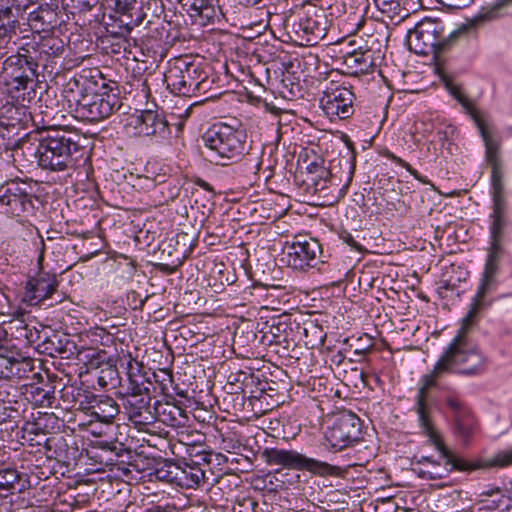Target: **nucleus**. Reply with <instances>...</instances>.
<instances>
[{
    "label": "nucleus",
    "instance_id": "nucleus-28",
    "mask_svg": "<svg viewBox=\"0 0 512 512\" xmlns=\"http://www.w3.org/2000/svg\"><path fill=\"white\" fill-rule=\"evenodd\" d=\"M163 415L169 416V422L166 419H164L163 422L168 423L173 427H179L184 425V420L186 419L184 412L178 407H169L168 412L166 411V409H164Z\"/></svg>",
    "mask_w": 512,
    "mask_h": 512
},
{
    "label": "nucleus",
    "instance_id": "nucleus-8",
    "mask_svg": "<svg viewBox=\"0 0 512 512\" xmlns=\"http://www.w3.org/2000/svg\"><path fill=\"white\" fill-rule=\"evenodd\" d=\"M167 87L179 95H189L199 89L202 72L187 59H177L164 75Z\"/></svg>",
    "mask_w": 512,
    "mask_h": 512
},
{
    "label": "nucleus",
    "instance_id": "nucleus-5",
    "mask_svg": "<svg viewBox=\"0 0 512 512\" xmlns=\"http://www.w3.org/2000/svg\"><path fill=\"white\" fill-rule=\"evenodd\" d=\"M74 79L69 83V92L72 93L75 102V111L82 119L90 122L100 121L109 117L114 110L116 99L115 96L103 94H88V88L85 87V79Z\"/></svg>",
    "mask_w": 512,
    "mask_h": 512
},
{
    "label": "nucleus",
    "instance_id": "nucleus-43",
    "mask_svg": "<svg viewBox=\"0 0 512 512\" xmlns=\"http://www.w3.org/2000/svg\"><path fill=\"white\" fill-rule=\"evenodd\" d=\"M213 0H210V5H212Z\"/></svg>",
    "mask_w": 512,
    "mask_h": 512
},
{
    "label": "nucleus",
    "instance_id": "nucleus-7",
    "mask_svg": "<svg viewBox=\"0 0 512 512\" xmlns=\"http://www.w3.org/2000/svg\"><path fill=\"white\" fill-rule=\"evenodd\" d=\"M454 95L466 109L467 113L471 116L477 128L479 129L486 148V160L492 169L491 182H504L502 163L498 154L499 142L494 137L492 128L486 118V115L478 111L472 105V103L461 93L454 92Z\"/></svg>",
    "mask_w": 512,
    "mask_h": 512
},
{
    "label": "nucleus",
    "instance_id": "nucleus-22",
    "mask_svg": "<svg viewBox=\"0 0 512 512\" xmlns=\"http://www.w3.org/2000/svg\"><path fill=\"white\" fill-rule=\"evenodd\" d=\"M299 29L307 36V42L316 43L325 36L324 23L315 17H305L298 23Z\"/></svg>",
    "mask_w": 512,
    "mask_h": 512
},
{
    "label": "nucleus",
    "instance_id": "nucleus-30",
    "mask_svg": "<svg viewBox=\"0 0 512 512\" xmlns=\"http://www.w3.org/2000/svg\"><path fill=\"white\" fill-rule=\"evenodd\" d=\"M149 402L150 398H144L139 396L138 400L132 399V396L128 399V403L134 407L133 409V415L134 416H141V410L145 409L147 410L149 408Z\"/></svg>",
    "mask_w": 512,
    "mask_h": 512
},
{
    "label": "nucleus",
    "instance_id": "nucleus-11",
    "mask_svg": "<svg viewBox=\"0 0 512 512\" xmlns=\"http://www.w3.org/2000/svg\"><path fill=\"white\" fill-rule=\"evenodd\" d=\"M353 92L341 86L326 87L320 99L321 107L330 118L347 119L354 113Z\"/></svg>",
    "mask_w": 512,
    "mask_h": 512
},
{
    "label": "nucleus",
    "instance_id": "nucleus-4",
    "mask_svg": "<svg viewBox=\"0 0 512 512\" xmlns=\"http://www.w3.org/2000/svg\"><path fill=\"white\" fill-rule=\"evenodd\" d=\"M454 38L445 35L444 25L435 19H423L407 34V44L411 51L420 55L438 54L444 51Z\"/></svg>",
    "mask_w": 512,
    "mask_h": 512
},
{
    "label": "nucleus",
    "instance_id": "nucleus-39",
    "mask_svg": "<svg viewBox=\"0 0 512 512\" xmlns=\"http://www.w3.org/2000/svg\"><path fill=\"white\" fill-rule=\"evenodd\" d=\"M415 465H420L422 462H428V463H431L433 465H436V462L433 461L430 457H426V456H422L420 457L419 459L417 457H415Z\"/></svg>",
    "mask_w": 512,
    "mask_h": 512
},
{
    "label": "nucleus",
    "instance_id": "nucleus-29",
    "mask_svg": "<svg viewBox=\"0 0 512 512\" xmlns=\"http://www.w3.org/2000/svg\"><path fill=\"white\" fill-rule=\"evenodd\" d=\"M493 205H506L504 182H492Z\"/></svg>",
    "mask_w": 512,
    "mask_h": 512
},
{
    "label": "nucleus",
    "instance_id": "nucleus-9",
    "mask_svg": "<svg viewBox=\"0 0 512 512\" xmlns=\"http://www.w3.org/2000/svg\"><path fill=\"white\" fill-rule=\"evenodd\" d=\"M361 435V421L351 412L337 415L331 427L325 433L330 448L340 451L357 442Z\"/></svg>",
    "mask_w": 512,
    "mask_h": 512
},
{
    "label": "nucleus",
    "instance_id": "nucleus-40",
    "mask_svg": "<svg viewBox=\"0 0 512 512\" xmlns=\"http://www.w3.org/2000/svg\"><path fill=\"white\" fill-rule=\"evenodd\" d=\"M345 241H346L349 245H351V246L355 247L356 249H359L358 245H357V244H356V242L353 240V238H352V236H351V235H348V236L345 238Z\"/></svg>",
    "mask_w": 512,
    "mask_h": 512
},
{
    "label": "nucleus",
    "instance_id": "nucleus-37",
    "mask_svg": "<svg viewBox=\"0 0 512 512\" xmlns=\"http://www.w3.org/2000/svg\"><path fill=\"white\" fill-rule=\"evenodd\" d=\"M387 157H389L392 161L397 163L398 165L404 167L409 173H411L414 177L418 178V173L416 170H414L409 163L404 161L403 159L397 157L396 155L392 153H388Z\"/></svg>",
    "mask_w": 512,
    "mask_h": 512
},
{
    "label": "nucleus",
    "instance_id": "nucleus-17",
    "mask_svg": "<svg viewBox=\"0 0 512 512\" xmlns=\"http://www.w3.org/2000/svg\"><path fill=\"white\" fill-rule=\"evenodd\" d=\"M37 67L38 64L30 55L29 50L23 47L16 54L9 56L3 63L4 71H11V75L30 72V75L37 76Z\"/></svg>",
    "mask_w": 512,
    "mask_h": 512
},
{
    "label": "nucleus",
    "instance_id": "nucleus-13",
    "mask_svg": "<svg viewBox=\"0 0 512 512\" xmlns=\"http://www.w3.org/2000/svg\"><path fill=\"white\" fill-rule=\"evenodd\" d=\"M287 264L296 270H304L313 266L317 255L321 251L320 244L315 239L293 241L286 247Z\"/></svg>",
    "mask_w": 512,
    "mask_h": 512
},
{
    "label": "nucleus",
    "instance_id": "nucleus-6",
    "mask_svg": "<svg viewBox=\"0 0 512 512\" xmlns=\"http://www.w3.org/2000/svg\"><path fill=\"white\" fill-rule=\"evenodd\" d=\"M261 458L270 466L277 465L292 470L308 471L319 476L334 475L339 470L336 466L307 457L296 450L265 448Z\"/></svg>",
    "mask_w": 512,
    "mask_h": 512
},
{
    "label": "nucleus",
    "instance_id": "nucleus-31",
    "mask_svg": "<svg viewBox=\"0 0 512 512\" xmlns=\"http://www.w3.org/2000/svg\"><path fill=\"white\" fill-rule=\"evenodd\" d=\"M13 76V84L16 90H24L27 88L28 83L32 80V75L29 73L21 72Z\"/></svg>",
    "mask_w": 512,
    "mask_h": 512
},
{
    "label": "nucleus",
    "instance_id": "nucleus-32",
    "mask_svg": "<svg viewBox=\"0 0 512 512\" xmlns=\"http://www.w3.org/2000/svg\"><path fill=\"white\" fill-rule=\"evenodd\" d=\"M314 187L316 191H322L327 188H332L329 183V177H320L319 169L317 170V175L315 178H312Z\"/></svg>",
    "mask_w": 512,
    "mask_h": 512
},
{
    "label": "nucleus",
    "instance_id": "nucleus-18",
    "mask_svg": "<svg viewBox=\"0 0 512 512\" xmlns=\"http://www.w3.org/2000/svg\"><path fill=\"white\" fill-rule=\"evenodd\" d=\"M479 511L512 512V496L504 494L500 489L483 491Z\"/></svg>",
    "mask_w": 512,
    "mask_h": 512
},
{
    "label": "nucleus",
    "instance_id": "nucleus-33",
    "mask_svg": "<svg viewBox=\"0 0 512 512\" xmlns=\"http://www.w3.org/2000/svg\"><path fill=\"white\" fill-rule=\"evenodd\" d=\"M418 465H415L413 470L422 478L427 479H441L443 475L439 472L432 471V470H425L420 467H417Z\"/></svg>",
    "mask_w": 512,
    "mask_h": 512
},
{
    "label": "nucleus",
    "instance_id": "nucleus-35",
    "mask_svg": "<svg viewBox=\"0 0 512 512\" xmlns=\"http://www.w3.org/2000/svg\"><path fill=\"white\" fill-rule=\"evenodd\" d=\"M447 405L451 408L456 414H467L468 411L463 409V403L457 398H448Z\"/></svg>",
    "mask_w": 512,
    "mask_h": 512
},
{
    "label": "nucleus",
    "instance_id": "nucleus-20",
    "mask_svg": "<svg viewBox=\"0 0 512 512\" xmlns=\"http://www.w3.org/2000/svg\"><path fill=\"white\" fill-rule=\"evenodd\" d=\"M490 246L502 248L504 231L507 226L506 205H493Z\"/></svg>",
    "mask_w": 512,
    "mask_h": 512
},
{
    "label": "nucleus",
    "instance_id": "nucleus-36",
    "mask_svg": "<svg viewBox=\"0 0 512 512\" xmlns=\"http://www.w3.org/2000/svg\"><path fill=\"white\" fill-rule=\"evenodd\" d=\"M437 1L444 6L459 9V8L468 6L469 4L472 3L473 0H437Z\"/></svg>",
    "mask_w": 512,
    "mask_h": 512
},
{
    "label": "nucleus",
    "instance_id": "nucleus-38",
    "mask_svg": "<svg viewBox=\"0 0 512 512\" xmlns=\"http://www.w3.org/2000/svg\"><path fill=\"white\" fill-rule=\"evenodd\" d=\"M192 9L198 12L199 14H202L203 10L208 9V7L203 5L202 0H195V2L192 5Z\"/></svg>",
    "mask_w": 512,
    "mask_h": 512
},
{
    "label": "nucleus",
    "instance_id": "nucleus-14",
    "mask_svg": "<svg viewBox=\"0 0 512 512\" xmlns=\"http://www.w3.org/2000/svg\"><path fill=\"white\" fill-rule=\"evenodd\" d=\"M354 170L352 157H340L331 161L329 169L319 168V176L329 177L330 186L344 195L352 181Z\"/></svg>",
    "mask_w": 512,
    "mask_h": 512
},
{
    "label": "nucleus",
    "instance_id": "nucleus-3",
    "mask_svg": "<svg viewBox=\"0 0 512 512\" xmlns=\"http://www.w3.org/2000/svg\"><path fill=\"white\" fill-rule=\"evenodd\" d=\"M241 132L233 131L227 126L210 129L204 136L205 157L216 165H228L244 154L245 141Z\"/></svg>",
    "mask_w": 512,
    "mask_h": 512
},
{
    "label": "nucleus",
    "instance_id": "nucleus-2",
    "mask_svg": "<svg viewBox=\"0 0 512 512\" xmlns=\"http://www.w3.org/2000/svg\"><path fill=\"white\" fill-rule=\"evenodd\" d=\"M79 152L80 146L70 133L51 130L39 141L35 156L42 169L64 171L75 166Z\"/></svg>",
    "mask_w": 512,
    "mask_h": 512
},
{
    "label": "nucleus",
    "instance_id": "nucleus-25",
    "mask_svg": "<svg viewBox=\"0 0 512 512\" xmlns=\"http://www.w3.org/2000/svg\"><path fill=\"white\" fill-rule=\"evenodd\" d=\"M136 372L140 371V364L136 360L130 359L127 362V375L129 378V387L131 391L132 399L138 400V397L142 395L143 388L138 383Z\"/></svg>",
    "mask_w": 512,
    "mask_h": 512
},
{
    "label": "nucleus",
    "instance_id": "nucleus-23",
    "mask_svg": "<svg viewBox=\"0 0 512 512\" xmlns=\"http://www.w3.org/2000/svg\"><path fill=\"white\" fill-rule=\"evenodd\" d=\"M25 361H20L14 357H10L0 353V378L10 379L13 377H21L20 366Z\"/></svg>",
    "mask_w": 512,
    "mask_h": 512
},
{
    "label": "nucleus",
    "instance_id": "nucleus-1",
    "mask_svg": "<svg viewBox=\"0 0 512 512\" xmlns=\"http://www.w3.org/2000/svg\"><path fill=\"white\" fill-rule=\"evenodd\" d=\"M494 285V279L482 276L476 295L472 299L467 315L462 319L457 335L435 363L433 370L421 378L415 398V411L424 433L446 460V464L458 470H473L478 466L455 456L444 446L430 419L428 394L429 390L436 386L437 381L447 374L473 377L485 372L487 358L476 345L468 341L466 334L476 324L478 313L486 306L485 296L491 292Z\"/></svg>",
    "mask_w": 512,
    "mask_h": 512
},
{
    "label": "nucleus",
    "instance_id": "nucleus-16",
    "mask_svg": "<svg viewBox=\"0 0 512 512\" xmlns=\"http://www.w3.org/2000/svg\"><path fill=\"white\" fill-rule=\"evenodd\" d=\"M29 487L30 481L27 474L12 467L0 469V491L15 494L22 493Z\"/></svg>",
    "mask_w": 512,
    "mask_h": 512
},
{
    "label": "nucleus",
    "instance_id": "nucleus-24",
    "mask_svg": "<svg viewBox=\"0 0 512 512\" xmlns=\"http://www.w3.org/2000/svg\"><path fill=\"white\" fill-rule=\"evenodd\" d=\"M176 479L179 480V483L186 487H194L199 485V483L204 479V471L198 466H190L186 465L180 471V474H176Z\"/></svg>",
    "mask_w": 512,
    "mask_h": 512
},
{
    "label": "nucleus",
    "instance_id": "nucleus-27",
    "mask_svg": "<svg viewBox=\"0 0 512 512\" xmlns=\"http://www.w3.org/2000/svg\"><path fill=\"white\" fill-rule=\"evenodd\" d=\"M502 252V248H498L490 246L489 255L486 261L485 269L482 274L483 277L492 278L495 280V275L498 271L499 259Z\"/></svg>",
    "mask_w": 512,
    "mask_h": 512
},
{
    "label": "nucleus",
    "instance_id": "nucleus-42",
    "mask_svg": "<svg viewBox=\"0 0 512 512\" xmlns=\"http://www.w3.org/2000/svg\"><path fill=\"white\" fill-rule=\"evenodd\" d=\"M6 332L3 329H0V340L5 336Z\"/></svg>",
    "mask_w": 512,
    "mask_h": 512
},
{
    "label": "nucleus",
    "instance_id": "nucleus-19",
    "mask_svg": "<svg viewBox=\"0 0 512 512\" xmlns=\"http://www.w3.org/2000/svg\"><path fill=\"white\" fill-rule=\"evenodd\" d=\"M344 65L352 75L367 74L374 69L370 51H354L344 57Z\"/></svg>",
    "mask_w": 512,
    "mask_h": 512
},
{
    "label": "nucleus",
    "instance_id": "nucleus-10",
    "mask_svg": "<svg viewBox=\"0 0 512 512\" xmlns=\"http://www.w3.org/2000/svg\"><path fill=\"white\" fill-rule=\"evenodd\" d=\"M128 134L140 137H164L168 133V122L156 111L144 110L128 117L125 125Z\"/></svg>",
    "mask_w": 512,
    "mask_h": 512
},
{
    "label": "nucleus",
    "instance_id": "nucleus-41",
    "mask_svg": "<svg viewBox=\"0 0 512 512\" xmlns=\"http://www.w3.org/2000/svg\"><path fill=\"white\" fill-rule=\"evenodd\" d=\"M245 2L246 5H257L259 4L262 0H243Z\"/></svg>",
    "mask_w": 512,
    "mask_h": 512
},
{
    "label": "nucleus",
    "instance_id": "nucleus-12",
    "mask_svg": "<svg viewBox=\"0 0 512 512\" xmlns=\"http://www.w3.org/2000/svg\"><path fill=\"white\" fill-rule=\"evenodd\" d=\"M0 207L7 214L19 216L32 207L30 195L24 183L7 182L0 186Z\"/></svg>",
    "mask_w": 512,
    "mask_h": 512
},
{
    "label": "nucleus",
    "instance_id": "nucleus-34",
    "mask_svg": "<svg viewBox=\"0 0 512 512\" xmlns=\"http://www.w3.org/2000/svg\"><path fill=\"white\" fill-rule=\"evenodd\" d=\"M375 3L382 12H390L399 6L395 0H375Z\"/></svg>",
    "mask_w": 512,
    "mask_h": 512
},
{
    "label": "nucleus",
    "instance_id": "nucleus-26",
    "mask_svg": "<svg viewBox=\"0 0 512 512\" xmlns=\"http://www.w3.org/2000/svg\"><path fill=\"white\" fill-rule=\"evenodd\" d=\"M455 430L459 436L467 440L473 433L475 423L470 417V413L454 415Z\"/></svg>",
    "mask_w": 512,
    "mask_h": 512
},
{
    "label": "nucleus",
    "instance_id": "nucleus-15",
    "mask_svg": "<svg viewBox=\"0 0 512 512\" xmlns=\"http://www.w3.org/2000/svg\"><path fill=\"white\" fill-rule=\"evenodd\" d=\"M56 289V280L50 276L30 278L26 282L23 301L34 306L50 297Z\"/></svg>",
    "mask_w": 512,
    "mask_h": 512
},
{
    "label": "nucleus",
    "instance_id": "nucleus-21",
    "mask_svg": "<svg viewBox=\"0 0 512 512\" xmlns=\"http://www.w3.org/2000/svg\"><path fill=\"white\" fill-rule=\"evenodd\" d=\"M118 405L116 402L109 397H106L103 400H100L95 406H93V411L91 416L99 422L110 424L113 422V419L118 414Z\"/></svg>",
    "mask_w": 512,
    "mask_h": 512
}]
</instances>
